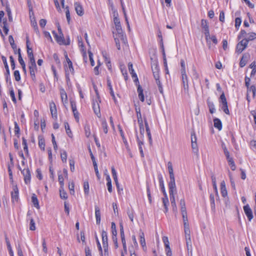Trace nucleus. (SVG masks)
Listing matches in <instances>:
<instances>
[{"mask_svg": "<svg viewBox=\"0 0 256 256\" xmlns=\"http://www.w3.org/2000/svg\"><path fill=\"white\" fill-rule=\"evenodd\" d=\"M185 239L190 238V231L189 225L184 226Z\"/></svg>", "mask_w": 256, "mask_h": 256, "instance_id": "32", "label": "nucleus"}, {"mask_svg": "<svg viewBox=\"0 0 256 256\" xmlns=\"http://www.w3.org/2000/svg\"><path fill=\"white\" fill-rule=\"evenodd\" d=\"M250 58V55L248 54H245L243 55L240 62V66L241 68L246 66Z\"/></svg>", "mask_w": 256, "mask_h": 256, "instance_id": "20", "label": "nucleus"}, {"mask_svg": "<svg viewBox=\"0 0 256 256\" xmlns=\"http://www.w3.org/2000/svg\"><path fill=\"white\" fill-rule=\"evenodd\" d=\"M50 108L52 118L56 119L58 116L56 104L54 102H50Z\"/></svg>", "mask_w": 256, "mask_h": 256, "instance_id": "16", "label": "nucleus"}, {"mask_svg": "<svg viewBox=\"0 0 256 256\" xmlns=\"http://www.w3.org/2000/svg\"><path fill=\"white\" fill-rule=\"evenodd\" d=\"M84 128L86 136L87 138H88L91 134L90 126L88 124H86Z\"/></svg>", "mask_w": 256, "mask_h": 256, "instance_id": "41", "label": "nucleus"}, {"mask_svg": "<svg viewBox=\"0 0 256 256\" xmlns=\"http://www.w3.org/2000/svg\"><path fill=\"white\" fill-rule=\"evenodd\" d=\"M247 94H246V100L249 103L250 101V93L252 94L253 98H254L256 96V88L254 86H252L250 87L247 88Z\"/></svg>", "mask_w": 256, "mask_h": 256, "instance_id": "13", "label": "nucleus"}, {"mask_svg": "<svg viewBox=\"0 0 256 256\" xmlns=\"http://www.w3.org/2000/svg\"><path fill=\"white\" fill-rule=\"evenodd\" d=\"M111 228H112V236H114L116 237V236L117 232H116V224L114 222H112Z\"/></svg>", "mask_w": 256, "mask_h": 256, "instance_id": "51", "label": "nucleus"}, {"mask_svg": "<svg viewBox=\"0 0 256 256\" xmlns=\"http://www.w3.org/2000/svg\"><path fill=\"white\" fill-rule=\"evenodd\" d=\"M180 72H186V64L184 60H180Z\"/></svg>", "mask_w": 256, "mask_h": 256, "instance_id": "48", "label": "nucleus"}, {"mask_svg": "<svg viewBox=\"0 0 256 256\" xmlns=\"http://www.w3.org/2000/svg\"><path fill=\"white\" fill-rule=\"evenodd\" d=\"M74 6L75 10H76V14L78 16H82L84 15V10L82 8V4L80 3H79L78 2H74Z\"/></svg>", "mask_w": 256, "mask_h": 256, "instance_id": "14", "label": "nucleus"}, {"mask_svg": "<svg viewBox=\"0 0 256 256\" xmlns=\"http://www.w3.org/2000/svg\"><path fill=\"white\" fill-rule=\"evenodd\" d=\"M162 203L165 209L164 212L166 213L168 211V206L169 204V201L166 192H164V198H162Z\"/></svg>", "mask_w": 256, "mask_h": 256, "instance_id": "27", "label": "nucleus"}, {"mask_svg": "<svg viewBox=\"0 0 256 256\" xmlns=\"http://www.w3.org/2000/svg\"><path fill=\"white\" fill-rule=\"evenodd\" d=\"M183 219L184 226L189 225L187 216V213L182 214Z\"/></svg>", "mask_w": 256, "mask_h": 256, "instance_id": "54", "label": "nucleus"}, {"mask_svg": "<svg viewBox=\"0 0 256 256\" xmlns=\"http://www.w3.org/2000/svg\"><path fill=\"white\" fill-rule=\"evenodd\" d=\"M228 162L229 165L230 166L232 170H234L236 168V166L232 158L228 160Z\"/></svg>", "mask_w": 256, "mask_h": 256, "instance_id": "60", "label": "nucleus"}, {"mask_svg": "<svg viewBox=\"0 0 256 256\" xmlns=\"http://www.w3.org/2000/svg\"><path fill=\"white\" fill-rule=\"evenodd\" d=\"M112 12L114 22L115 26V30L113 32L114 36L116 48L118 50H120V49L121 44L126 46H127V39L126 36L124 34L122 30L120 21L118 18V13L112 6Z\"/></svg>", "mask_w": 256, "mask_h": 256, "instance_id": "1", "label": "nucleus"}, {"mask_svg": "<svg viewBox=\"0 0 256 256\" xmlns=\"http://www.w3.org/2000/svg\"><path fill=\"white\" fill-rule=\"evenodd\" d=\"M220 192L222 196L224 197H226L228 194L226 183L224 180L220 182Z\"/></svg>", "mask_w": 256, "mask_h": 256, "instance_id": "25", "label": "nucleus"}, {"mask_svg": "<svg viewBox=\"0 0 256 256\" xmlns=\"http://www.w3.org/2000/svg\"><path fill=\"white\" fill-rule=\"evenodd\" d=\"M18 169L21 171L24 176L25 183L26 184H29L31 179L30 172L29 169L25 168L22 169L20 166H18Z\"/></svg>", "mask_w": 256, "mask_h": 256, "instance_id": "5", "label": "nucleus"}, {"mask_svg": "<svg viewBox=\"0 0 256 256\" xmlns=\"http://www.w3.org/2000/svg\"><path fill=\"white\" fill-rule=\"evenodd\" d=\"M118 130H119V131H120V136H122V139L123 140V142H124V144L126 145H128V142H127V140L124 136V133L122 129V128H120V126H118Z\"/></svg>", "mask_w": 256, "mask_h": 256, "instance_id": "47", "label": "nucleus"}, {"mask_svg": "<svg viewBox=\"0 0 256 256\" xmlns=\"http://www.w3.org/2000/svg\"><path fill=\"white\" fill-rule=\"evenodd\" d=\"M12 200L13 202H17L18 198V190L16 186H14L11 192Z\"/></svg>", "mask_w": 256, "mask_h": 256, "instance_id": "15", "label": "nucleus"}, {"mask_svg": "<svg viewBox=\"0 0 256 256\" xmlns=\"http://www.w3.org/2000/svg\"><path fill=\"white\" fill-rule=\"evenodd\" d=\"M104 251L102 249V251H100V256H108V246H103Z\"/></svg>", "mask_w": 256, "mask_h": 256, "instance_id": "35", "label": "nucleus"}, {"mask_svg": "<svg viewBox=\"0 0 256 256\" xmlns=\"http://www.w3.org/2000/svg\"><path fill=\"white\" fill-rule=\"evenodd\" d=\"M170 199L171 201L172 206V207L173 208V210L176 211V207L174 196H170Z\"/></svg>", "mask_w": 256, "mask_h": 256, "instance_id": "49", "label": "nucleus"}, {"mask_svg": "<svg viewBox=\"0 0 256 256\" xmlns=\"http://www.w3.org/2000/svg\"><path fill=\"white\" fill-rule=\"evenodd\" d=\"M30 229L31 230H36L35 222L32 218L30 220Z\"/></svg>", "mask_w": 256, "mask_h": 256, "instance_id": "61", "label": "nucleus"}, {"mask_svg": "<svg viewBox=\"0 0 256 256\" xmlns=\"http://www.w3.org/2000/svg\"><path fill=\"white\" fill-rule=\"evenodd\" d=\"M60 98L64 106L68 104V96L65 90L62 88L60 90Z\"/></svg>", "mask_w": 256, "mask_h": 256, "instance_id": "21", "label": "nucleus"}, {"mask_svg": "<svg viewBox=\"0 0 256 256\" xmlns=\"http://www.w3.org/2000/svg\"><path fill=\"white\" fill-rule=\"evenodd\" d=\"M112 172L114 180L116 181V180H118L117 173L114 166L112 168Z\"/></svg>", "mask_w": 256, "mask_h": 256, "instance_id": "62", "label": "nucleus"}, {"mask_svg": "<svg viewBox=\"0 0 256 256\" xmlns=\"http://www.w3.org/2000/svg\"><path fill=\"white\" fill-rule=\"evenodd\" d=\"M103 57L105 60V62L107 66L108 69L110 68V60L109 58L107 56L106 54H103Z\"/></svg>", "mask_w": 256, "mask_h": 256, "instance_id": "53", "label": "nucleus"}, {"mask_svg": "<svg viewBox=\"0 0 256 256\" xmlns=\"http://www.w3.org/2000/svg\"><path fill=\"white\" fill-rule=\"evenodd\" d=\"M206 39L207 42H209L212 40L215 44H218V40L215 36H210L209 34V36L208 38L206 37Z\"/></svg>", "mask_w": 256, "mask_h": 256, "instance_id": "34", "label": "nucleus"}, {"mask_svg": "<svg viewBox=\"0 0 256 256\" xmlns=\"http://www.w3.org/2000/svg\"><path fill=\"white\" fill-rule=\"evenodd\" d=\"M182 80L184 90L188 92V80L186 72H180Z\"/></svg>", "mask_w": 256, "mask_h": 256, "instance_id": "8", "label": "nucleus"}, {"mask_svg": "<svg viewBox=\"0 0 256 256\" xmlns=\"http://www.w3.org/2000/svg\"><path fill=\"white\" fill-rule=\"evenodd\" d=\"M137 92L138 94V96L140 100L142 102H144V96L143 92V90L140 84H138Z\"/></svg>", "mask_w": 256, "mask_h": 256, "instance_id": "28", "label": "nucleus"}, {"mask_svg": "<svg viewBox=\"0 0 256 256\" xmlns=\"http://www.w3.org/2000/svg\"><path fill=\"white\" fill-rule=\"evenodd\" d=\"M44 37L50 42H53V40H52V38L49 32H46V31H44Z\"/></svg>", "mask_w": 256, "mask_h": 256, "instance_id": "52", "label": "nucleus"}, {"mask_svg": "<svg viewBox=\"0 0 256 256\" xmlns=\"http://www.w3.org/2000/svg\"><path fill=\"white\" fill-rule=\"evenodd\" d=\"M26 48L28 58H29L30 61L35 60L33 54L32 48H30L29 46V40L28 38L26 40Z\"/></svg>", "mask_w": 256, "mask_h": 256, "instance_id": "19", "label": "nucleus"}, {"mask_svg": "<svg viewBox=\"0 0 256 256\" xmlns=\"http://www.w3.org/2000/svg\"><path fill=\"white\" fill-rule=\"evenodd\" d=\"M84 192L86 195H88L89 193V184L88 182L86 181L84 183Z\"/></svg>", "mask_w": 256, "mask_h": 256, "instance_id": "44", "label": "nucleus"}, {"mask_svg": "<svg viewBox=\"0 0 256 256\" xmlns=\"http://www.w3.org/2000/svg\"><path fill=\"white\" fill-rule=\"evenodd\" d=\"M201 25L202 28L204 29L205 37L208 38L209 36L210 32L207 21L204 20H202L201 22Z\"/></svg>", "mask_w": 256, "mask_h": 256, "instance_id": "17", "label": "nucleus"}, {"mask_svg": "<svg viewBox=\"0 0 256 256\" xmlns=\"http://www.w3.org/2000/svg\"><path fill=\"white\" fill-rule=\"evenodd\" d=\"M95 216L96 224H100V212L98 206H95Z\"/></svg>", "mask_w": 256, "mask_h": 256, "instance_id": "26", "label": "nucleus"}, {"mask_svg": "<svg viewBox=\"0 0 256 256\" xmlns=\"http://www.w3.org/2000/svg\"><path fill=\"white\" fill-rule=\"evenodd\" d=\"M140 243L142 246L143 248H144L146 246L145 238H144V232H141L140 235Z\"/></svg>", "mask_w": 256, "mask_h": 256, "instance_id": "38", "label": "nucleus"}, {"mask_svg": "<svg viewBox=\"0 0 256 256\" xmlns=\"http://www.w3.org/2000/svg\"><path fill=\"white\" fill-rule=\"evenodd\" d=\"M167 166L170 178V181L168 184V188L170 196H174V194L176 192V186L172 163L170 162H168L167 164Z\"/></svg>", "mask_w": 256, "mask_h": 256, "instance_id": "2", "label": "nucleus"}, {"mask_svg": "<svg viewBox=\"0 0 256 256\" xmlns=\"http://www.w3.org/2000/svg\"><path fill=\"white\" fill-rule=\"evenodd\" d=\"M144 124H145L146 131L147 132V134H148L149 140H150V142H152V136L150 134V128L148 126V124L146 120H145V122H144Z\"/></svg>", "mask_w": 256, "mask_h": 256, "instance_id": "39", "label": "nucleus"}, {"mask_svg": "<svg viewBox=\"0 0 256 256\" xmlns=\"http://www.w3.org/2000/svg\"><path fill=\"white\" fill-rule=\"evenodd\" d=\"M248 44L246 40H242L236 46V52L241 53L247 47Z\"/></svg>", "mask_w": 256, "mask_h": 256, "instance_id": "11", "label": "nucleus"}, {"mask_svg": "<svg viewBox=\"0 0 256 256\" xmlns=\"http://www.w3.org/2000/svg\"><path fill=\"white\" fill-rule=\"evenodd\" d=\"M71 107L74 114V116L76 120L78 122L79 120V113L76 110V104L74 102H71Z\"/></svg>", "mask_w": 256, "mask_h": 256, "instance_id": "18", "label": "nucleus"}, {"mask_svg": "<svg viewBox=\"0 0 256 256\" xmlns=\"http://www.w3.org/2000/svg\"><path fill=\"white\" fill-rule=\"evenodd\" d=\"M28 67L31 76L32 78H35V74L37 70L35 60L29 61Z\"/></svg>", "mask_w": 256, "mask_h": 256, "instance_id": "9", "label": "nucleus"}, {"mask_svg": "<svg viewBox=\"0 0 256 256\" xmlns=\"http://www.w3.org/2000/svg\"><path fill=\"white\" fill-rule=\"evenodd\" d=\"M244 210L245 214L248 220L250 222L253 218V214L252 209L248 204H246L244 206Z\"/></svg>", "mask_w": 256, "mask_h": 256, "instance_id": "12", "label": "nucleus"}, {"mask_svg": "<svg viewBox=\"0 0 256 256\" xmlns=\"http://www.w3.org/2000/svg\"><path fill=\"white\" fill-rule=\"evenodd\" d=\"M60 197L62 199H66L68 198L67 194L64 190V187H60Z\"/></svg>", "mask_w": 256, "mask_h": 256, "instance_id": "36", "label": "nucleus"}, {"mask_svg": "<svg viewBox=\"0 0 256 256\" xmlns=\"http://www.w3.org/2000/svg\"><path fill=\"white\" fill-rule=\"evenodd\" d=\"M31 24L32 26L34 28V30L36 32H38V27L37 26V23L36 20L34 19V20H31Z\"/></svg>", "mask_w": 256, "mask_h": 256, "instance_id": "64", "label": "nucleus"}, {"mask_svg": "<svg viewBox=\"0 0 256 256\" xmlns=\"http://www.w3.org/2000/svg\"><path fill=\"white\" fill-rule=\"evenodd\" d=\"M214 126L218 128L219 130L222 128V124L220 120L218 118H216L214 120Z\"/></svg>", "mask_w": 256, "mask_h": 256, "instance_id": "30", "label": "nucleus"}, {"mask_svg": "<svg viewBox=\"0 0 256 256\" xmlns=\"http://www.w3.org/2000/svg\"><path fill=\"white\" fill-rule=\"evenodd\" d=\"M62 160L63 162H66L67 159V154L66 151H63L60 154Z\"/></svg>", "mask_w": 256, "mask_h": 256, "instance_id": "59", "label": "nucleus"}, {"mask_svg": "<svg viewBox=\"0 0 256 256\" xmlns=\"http://www.w3.org/2000/svg\"><path fill=\"white\" fill-rule=\"evenodd\" d=\"M192 78L195 80H197L199 78V74L196 71V68L194 66H193L192 69Z\"/></svg>", "mask_w": 256, "mask_h": 256, "instance_id": "46", "label": "nucleus"}, {"mask_svg": "<svg viewBox=\"0 0 256 256\" xmlns=\"http://www.w3.org/2000/svg\"><path fill=\"white\" fill-rule=\"evenodd\" d=\"M18 62H19L20 64L22 65V64H25L24 62V60L22 58V55L20 54V48L18 49Z\"/></svg>", "mask_w": 256, "mask_h": 256, "instance_id": "55", "label": "nucleus"}, {"mask_svg": "<svg viewBox=\"0 0 256 256\" xmlns=\"http://www.w3.org/2000/svg\"><path fill=\"white\" fill-rule=\"evenodd\" d=\"M208 106L210 112L211 114H213L214 112L216 111V109L214 104L212 102H209Z\"/></svg>", "mask_w": 256, "mask_h": 256, "instance_id": "56", "label": "nucleus"}, {"mask_svg": "<svg viewBox=\"0 0 256 256\" xmlns=\"http://www.w3.org/2000/svg\"><path fill=\"white\" fill-rule=\"evenodd\" d=\"M102 237L103 246H108L107 233L104 230L102 231Z\"/></svg>", "mask_w": 256, "mask_h": 256, "instance_id": "31", "label": "nucleus"}, {"mask_svg": "<svg viewBox=\"0 0 256 256\" xmlns=\"http://www.w3.org/2000/svg\"><path fill=\"white\" fill-rule=\"evenodd\" d=\"M228 174L230 182L231 184V186L234 188H235V183H234V178L232 176V173L228 170Z\"/></svg>", "mask_w": 256, "mask_h": 256, "instance_id": "43", "label": "nucleus"}, {"mask_svg": "<svg viewBox=\"0 0 256 256\" xmlns=\"http://www.w3.org/2000/svg\"><path fill=\"white\" fill-rule=\"evenodd\" d=\"M64 127L66 130V132L68 136L70 138H72V132L70 130V128L67 122H64Z\"/></svg>", "mask_w": 256, "mask_h": 256, "instance_id": "37", "label": "nucleus"}, {"mask_svg": "<svg viewBox=\"0 0 256 256\" xmlns=\"http://www.w3.org/2000/svg\"><path fill=\"white\" fill-rule=\"evenodd\" d=\"M210 198L211 209H212V211L214 212L215 208H216V206H215L214 196L212 194H210Z\"/></svg>", "mask_w": 256, "mask_h": 256, "instance_id": "33", "label": "nucleus"}, {"mask_svg": "<svg viewBox=\"0 0 256 256\" xmlns=\"http://www.w3.org/2000/svg\"><path fill=\"white\" fill-rule=\"evenodd\" d=\"M58 182L60 185V187H64V178L62 174H58Z\"/></svg>", "mask_w": 256, "mask_h": 256, "instance_id": "63", "label": "nucleus"}, {"mask_svg": "<svg viewBox=\"0 0 256 256\" xmlns=\"http://www.w3.org/2000/svg\"><path fill=\"white\" fill-rule=\"evenodd\" d=\"M2 60L4 62V67L6 69V70L7 71L8 73V64L7 63L6 58L4 56H2Z\"/></svg>", "mask_w": 256, "mask_h": 256, "instance_id": "57", "label": "nucleus"}, {"mask_svg": "<svg viewBox=\"0 0 256 256\" xmlns=\"http://www.w3.org/2000/svg\"><path fill=\"white\" fill-rule=\"evenodd\" d=\"M240 34L241 36H240L239 38H240V36L246 37L244 40H246L248 43V41L252 40L256 38V34L254 32H250L246 34L244 30H242Z\"/></svg>", "mask_w": 256, "mask_h": 256, "instance_id": "7", "label": "nucleus"}, {"mask_svg": "<svg viewBox=\"0 0 256 256\" xmlns=\"http://www.w3.org/2000/svg\"><path fill=\"white\" fill-rule=\"evenodd\" d=\"M100 130L103 131L105 134L108 132V126L106 120L104 118L101 120V128Z\"/></svg>", "mask_w": 256, "mask_h": 256, "instance_id": "24", "label": "nucleus"}, {"mask_svg": "<svg viewBox=\"0 0 256 256\" xmlns=\"http://www.w3.org/2000/svg\"><path fill=\"white\" fill-rule=\"evenodd\" d=\"M52 34L54 36L56 40L59 44H64V40L63 38V34L62 33L56 34L54 31H53Z\"/></svg>", "mask_w": 256, "mask_h": 256, "instance_id": "22", "label": "nucleus"}, {"mask_svg": "<svg viewBox=\"0 0 256 256\" xmlns=\"http://www.w3.org/2000/svg\"><path fill=\"white\" fill-rule=\"evenodd\" d=\"M222 109L225 114H230L229 110L228 109L227 102L222 104Z\"/></svg>", "mask_w": 256, "mask_h": 256, "instance_id": "42", "label": "nucleus"}, {"mask_svg": "<svg viewBox=\"0 0 256 256\" xmlns=\"http://www.w3.org/2000/svg\"><path fill=\"white\" fill-rule=\"evenodd\" d=\"M212 186L216 193V194L218 198V190L217 188L216 183V179L214 177L212 178Z\"/></svg>", "mask_w": 256, "mask_h": 256, "instance_id": "40", "label": "nucleus"}, {"mask_svg": "<svg viewBox=\"0 0 256 256\" xmlns=\"http://www.w3.org/2000/svg\"><path fill=\"white\" fill-rule=\"evenodd\" d=\"M62 7L66 10V14L68 22L69 23L70 20V16L68 7L64 6V0H61Z\"/></svg>", "mask_w": 256, "mask_h": 256, "instance_id": "23", "label": "nucleus"}, {"mask_svg": "<svg viewBox=\"0 0 256 256\" xmlns=\"http://www.w3.org/2000/svg\"><path fill=\"white\" fill-rule=\"evenodd\" d=\"M32 202L34 206L37 208H40V205L38 199L35 194H33L32 196Z\"/></svg>", "mask_w": 256, "mask_h": 256, "instance_id": "29", "label": "nucleus"}, {"mask_svg": "<svg viewBox=\"0 0 256 256\" xmlns=\"http://www.w3.org/2000/svg\"><path fill=\"white\" fill-rule=\"evenodd\" d=\"M94 89L96 92V100L93 101V109L95 113V114L98 116L100 117V96H98V92L95 86H94Z\"/></svg>", "mask_w": 256, "mask_h": 256, "instance_id": "4", "label": "nucleus"}, {"mask_svg": "<svg viewBox=\"0 0 256 256\" xmlns=\"http://www.w3.org/2000/svg\"><path fill=\"white\" fill-rule=\"evenodd\" d=\"M186 244L187 249L188 251H192V241L191 238L186 239Z\"/></svg>", "mask_w": 256, "mask_h": 256, "instance_id": "50", "label": "nucleus"}, {"mask_svg": "<svg viewBox=\"0 0 256 256\" xmlns=\"http://www.w3.org/2000/svg\"><path fill=\"white\" fill-rule=\"evenodd\" d=\"M4 12L3 11H0V22L3 24V29L5 33V34H8V28L6 24V20L4 18Z\"/></svg>", "mask_w": 256, "mask_h": 256, "instance_id": "10", "label": "nucleus"}, {"mask_svg": "<svg viewBox=\"0 0 256 256\" xmlns=\"http://www.w3.org/2000/svg\"><path fill=\"white\" fill-rule=\"evenodd\" d=\"M65 70L66 78L68 79V75L70 74H72L74 73V70L72 67V62L68 58H66V64H65Z\"/></svg>", "mask_w": 256, "mask_h": 256, "instance_id": "6", "label": "nucleus"}, {"mask_svg": "<svg viewBox=\"0 0 256 256\" xmlns=\"http://www.w3.org/2000/svg\"><path fill=\"white\" fill-rule=\"evenodd\" d=\"M38 146L41 150H44L45 142L44 140L42 138H39Z\"/></svg>", "mask_w": 256, "mask_h": 256, "instance_id": "45", "label": "nucleus"}, {"mask_svg": "<svg viewBox=\"0 0 256 256\" xmlns=\"http://www.w3.org/2000/svg\"><path fill=\"white\" fill-rule=\"evenodd\" d=\"M162 241L164 244L166 248H168L170 247V245L168 238L167 236H163Z\"/></svg>", "mask_w": 256, "mask_h": 256, "instance_id": "58", "label": "nucleus"}, {"mask_svg": "<svg viewBox=\"0 0 256 256\" xmlns=\"http://www.w3.org/2000/svg\"><path fill=\"white\" fill-rule=\"evenodd\" d=\"M152 68L154 78L155 79L156 83L158 88L159 92L160 94H163V88L160 80V69L158 64L156 63L152 65Z\"/></svg>", "mask_w": 256, "mask_h": 256, "instance_id": "3", "label": "nucleus"}]
</instances>
